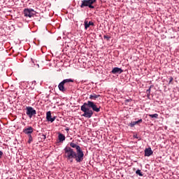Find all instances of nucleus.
Returning <instances> with one entry per match:
<instances>
[{
  "label": "nucleus",
  "instance_id": "obj_1",
  "mask_svg": "<svg viewBox=\"0 0 179 179\" xmlns=\"http://www.w3.org/2000/svg\"><path fill=\"white\" fill-rule=\"evenodd\" d=\"M69 145L70 147L67 146L64 149L66 160L71 163H73V160H76L77 163L83 162L85 153L80 146L73 142L70 143Z\"/></svg>",
  "mask_w": 179,
  "mask_h": 179
},
{
  "label": "nucleus",
  "instance_id": "obj_2",
  "mask_svg": "<svg viewBox=\"0 0 179 179\" xmlns=\"http://www.w3.org/2000/svg\"><path fill=\"white\" fill-rule=\"evenodd\" d=\"M101 106L97 105L96 103L87 101L81 106V111L84 113L83 117L85 118H92L93 117V111L95 113H100Z\"/></svg>",
  "mask_w": 179,
  "mask_h": 179
},
{
  "label": "nucleus",
  "instance_id": "obj_3",
  "mask_svg": "<svg viewBox=\"0 0 179 179\" xmlns=\"http://www.w3.org/2000/svg\"><path fill=\"white\" fill-rule=\"evenodd\" d=\"M97 2L96 0H83L81 1V5L80 7L81 8H85L86 6H88L90 9H94V3Z\"/></svg>",
  "mask_w": 179,
  "mask_h": 179
},
{
  "label": "nucleus",
  "instance_id": "obj_4",
  "mask_svg": "<svg viewBox=\"0 0 179 179\" xmlns=\"http://www.w3.org/2000/svg\"><path fill=\"white\" fill-rule=\"evenodd\" d=\"M73 83V80H72V78H68V79L64 80L58 85L59 90L63 92H66V88H65V86H66L68 83Z\"/></svg>",
  "mask_w": 179,
  "mask_h": 179
},
{
  "label": "nucleus",
  "instance_id": "obj_5",
  "mask_svg": "<svg viewBox=\"0 0 179 179\" xmlns=\"http://www.w3.org/2000/svg\"><path fill=\"white\" fill-rule=\"evenodd\" d=\"M36 15V11L31 8H24V15L25 17H34Z\"/></svg>",
  "mask_w": 179,
  "mask_h": 179
},
{
  "label": "nucleus",
  "instance_id": "obj_6",
  "mask_svg": "<svg viewBox=\"0 0 179 179\" xmlns=\"http://www.w3.org/2000/svg\"><path fill=\"white\" fill-rule=\"evenodd\" d=\"M26 110V114L27 116H29V118H33V116L37 114V111H36V110H34V108H33V107L31 106H27Z\"/></svg>",
  "mask_w": 179,
  "mask_h": 179
},
{
  "label": "nucleus",
  "instance_id": "obj_7",
  "mask_svg": "<svg viewBox=\"0 0 179 179\" xmlns=\"http://www.w3.org/2000/svg\"><path fill=\"white\" fill-rule=\"evenodd\" d=\"M122 72H124V70H122V69L118 68V67H115L111 71V73H113V75H117V73L120 75V74L122 73Z\"/></svg>",
  "mask_w": 179,
  "mask_h": 179
},
{
  "label": "nucleus",
  "instance_id": "obj_8",
  "mask_svg": "<svg viewBox=\"0 0 179 179\" xmlns=\"http://www.w3.org/2000/svg\"><path fill=\"white\" fill-rule=\"evenodd\" d=\"M34 129L31 127H29L28 128L24 129L22 132L25 134V135H31Z\"/></svg>",
  "mask_w": 179,
  "mask_h": 179
},
{
  "label": "nucleus",
  "instance_id": "obj_9",
  "mask_svg": "<svg viewBox=\"0 0 179 179\" xmlns=\"http://www.w3.org/2000/svg\"><path fill=\"white\" fill-rule=\"evenodd\" d=\"M46 120L49 122H54L55 121V117H52V116H51V111L47 112Z\"/></svg>",
  "mask_w": 179,
  "mask_h": 179
},
{
  "label": "nucleus",
  "instance_id": "obj_10",
  "mask_svg": "<svg viewBox=\"0 0 179 179\" xmlns=\"http://www.w3.org/2000/svg\"><path fill=\"white\" fill-rule=\"evenodd\" d=\"M84 26H85V30H87V29L90 27V26H94V23L92 21L87 22V20H85Z\"/></svg>",
  "mask_w": 179,
  "mask_h": 179
},
{
  "label": "nucleus",
  "instance_id": "obj_11",
  "mask_svg": "<svg viewBox=\"0 0 179 179\" xmlns=\"http://www.w3.org/2000/svg\"><path fill=\"white\" fill-rule=\"evenodd\" d=\"M144 152H145V156H146L147 157H149L150 156H152V155H153V151L150 148H145Z\"/></svg>",
  "mask_w": 179,
  "mask_h": 179
},
{
  "label": "nucleus",
  "instance_id": "obj_12",
  "mask_svg": "<svg viewBox=\"0 0 179 179\" xmlns=\"http://www.w3.org/2000/svg\"><path fill=\"white\" fill-rule=\"evenodd\" d=\"M141 122H142V119L138 120V121L136 122H131L129 124V127H135V125L138 124H141Z\"/></svg>",
  "mask_w": 179,
  "mask_h": 179
},
{
  "label": "nucleus",
  "instance_id": "obj_13",
  "mask_svg": "<svg viewBox=\"0 0 179 179\" xmlns=\"http://www.w3.org/2000/svg\"><path fill=\"white\" fill-rule=\"evenodd\" d=\"M99 97H100V95H97L96 94H92L90 95V100H96V99H99Z\"/></svg>",
  "mask_w": 179,
  "mask_h": 179
},
{
  "label": "nucleus",
  "instance_id": "obj_14",
  "mask_svg": "<svg viewBox=\"0 0 179 179\" xmlns=\"http://www.w3.org/2000/svg\"><path fill=\"white\" fill-rule=\"evenodd\" d=\"M58 138L59 142H64L65 141V136L61 133L59 134Z\"/></svg>",
  "mask_w": 179,
  "mask_h": 179
},
{
  "label": "nucleus",
  "instance_id": "obj_15",
  "mask_svg": "<svg viewBox=\"0 0 179 179\" xmlns=\"http://www.w3.org/2000/svg\"><path fill=\"white\" fill-rule=\"evenodd\" d=\"M136 174H137L138 176H139L140 177H143V174L142 173V172L141 171L140 169H138L136 171Z\"/></svg>",
  "mask_w": 179,
  "mask_h": 179
},
{
  "label": "nucleus",
  "instance_id": "obj_16",
  "mask_svg": "<svg viewBox=\"0 0 179 179\" xmlns=\"http://www.w3.org/2000/svg\"><path fill=\"white\" fill-rule=\"evenodd\" d=\"M28 137H29L28 143H31V142H33V137L31 136V134H29Z\"/></svg>",
  "mask_w": 179,
  "mask_h": 179
},
{
  "label": "nucleus",
  "instance_id": "obj_17",
  "mask_svg": "<svg viewBox=\"0 0 179 179\" xmlns=\"http://www.w3.org/2000/svg\"><path fill=\"white\" fill-rule=\"evenodd\" d=\"M149 117H150V118H157V117H159V115L155 113V114H153V115H148Z\"/></svg>",
  "mask_w": 179,
  "mask_h": 179
},
{
  "label": "nucleus",
  "instance_id": "obj_18",
  "mask_svg": "<svg viewBox=\"0 0 179 179\" xmlns=\"http://www.w3.org/2000/svg\"><path fill=\"white\" fill-rule=\"evenodd\" d=\"M103 38H105V40H107V41H110V38H111V37L107 35H104Z\"/></svg>",
  "mask_w": 179,
  "mask_h": 179
},
{
  "label": "nucleus",
  "instance_id": "obj_19",
  "mask_svg": "<svg viewBox=\"0 0 179 179\" xmlns=\"http://www.w3.org/2000/svg\"><path fill=\"white\" fill-rule=\"evenodd\" d=\"M150 89H152V87H150L148 90H147L146 93L147 94H150Z\"/></svg>",
  "mask_w": 179,
  "mask_h": 179
},
{
  "label": "nucleus",
  "instance_id": "obj_20",
  "mask_svg": "<svg viewBox=\"0 0 179 179\" xmlns=\"http://www.w3.org/2000/svg\"><path fill=\"white\" fill-rule=\"evenodd\" d=\"M42 139H43V141H45V139H47V136H45V134H42Z\"/></svg>",
  "mask_w": 179,
  "mask_h": 179
},
{
  "label": "nucleus",
  "instance_id": "obj_21",
  "mask_svg": "<svg viewBox=\"0 0 179 179\" xmlns=\"http://www.w3.org/2000/svg\"><path fill=\"white\" fill-rule=\"evenodd\" d=\"M2 156H3V152L0 150V159H2Z\"/></svg>",
  "mask_w": 179,
  "mask_h": 179
},
{
  "label": "nucleus",
  "instance_id": "obj_22",
  "mask_svg": "<svg viewBox=\"0 0 179 179\" xmlns=\"http://www.w3.org/2000/svg\"><path fill=\"white\" fill-rule=\"evenodd\" d=\"M31 66H34V62L33 61V59H31Z\"/></svg>",
  "mask_w": 179,
  "mask_h": 179
},
{
  "label": "nucleus",
  "instance_id": "obj_23",
  "mask_svg": "<svg viewBox=\"0 0 179 179\" xmlns=\"http://www.w3.org/2000/svg\"><path fill=\"white\" fill-rule=\"evenodd\" d=\"M173 82V77L169 78V83H171Z\"/></svg>",
  "mask_w": 179,
  "mask_h": 179
},
{
  "label": "nucleus",
  "instance_id": "obj_24",
  "mask_svg": "<svg viewBox=\"0 0 179 179\" xmlns=\"http://www.w3.org/2000/svg\"><path fill=\"white\" fill-rule=\"evenodd\" d=\"M134 137L136 138V139H138V135H134Z\"/></svg>",
  "mask_w": 179,
  "mask_h": 179
},
{
  "label": "nucleus",
  "instance_id": "obj_25",
  "mask_svg": "<svg viewBox=\"0 0 179 179\" xmlns=\"http://www.w3.org/2000/svg\"><path fill=\"white\" fill-rule=\"evenodd\" d=\"M65 131H66V132H68V131H69V129L67 128V129H65Z\"/></svg>",
  "mask_w": 179,
  "mask_h": 179
},
{
  "label": "nucleus",
  "instance_id": "obj_26",
  "mask_svg": "<svg viewBox=\"0 0 179 179\" xmlns=\"http://www.w3.org/2000/svg\"><path fill=\"white\" fill-rule=\"evenodd\" d=\"M126 101L129 102V99L126 100Z\"/></svg>",
  "mask_w": 179,
  "mask_h": 179
}]
</instances>
